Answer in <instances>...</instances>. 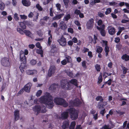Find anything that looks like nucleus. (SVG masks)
Wrapping results in <instances>:
<instances>
[{
  "label": "nucleus",
  "instance_id": "obj_1",
  "mask_svg": "<svg viewBox=\"0 0 129 129\" xmlns=\"http://www.w3.org/2000/svg\"><path fill=\"white\" fill-rule=\"evenodd\" d=\"M34 103L37 104L39 103H43L50 109L52 108L54 106L53 98L48 93H46L44 95L41 96L39 99H36Z\"/></svg>",
  "mask_w": 129,
  "mask_h": 129
},
{
  "label": "nucleus",
  "instance_id": "obj_2",
  "mask_svg": "<svg viewBox=\"0 0 129 129\" xmlns=\"http://www.w3.org/2000/svg\"><path fill=\"white\" fill-rule=\"evenodd\" d=\"M70 83L76 86H77V80L75 79H72L69 81L68 83L67 81L65 80H62L61 81V87L65 90H70L72 89L73 87V85H71Z\"/></svg>",
  "mask_w": 129,
  "mask_h": 129
},
{
  "label": "nucleus",
  "instance_id": "obj_3",
  "mask_svg": "<svg viewBox=\"0 0 129 129\" xmlns=\"http://www.w3.org/2000/svg\"><path fill=\"white\" fill-rule=\"evenodd\" d=\"M20 59L21 61H23V62L21 63L19 67V68L21 72L22 73L24 71L23 70L26 67V58L24 56L23 52L22 51L20 52Z\"/></svg>",
  "mask_w": 129,
  "mask_h": 129
},
{
  "label": "nucleus",
  "instance_id": "obj_4",
  "mask_svg": "<svg viewBox=\"0 0 129 129\" xmlns=\"http://www.w3.org/2000/svg\"><path fill=\"white\" fill-rule=\"evenodd\" d=\"M54 102L56 104L66 107L68 106V103L62 98L57 97L54 99Z\"/></svg>",
  "mask_w": 129,
  "mask_h": 129
},
{
  "label": "nucleus",
  "instance_id": "obj_5",
  "mask_svg": "<svg viewBox=\"0 0 129 129\" xmlns=\"http://www.w3.org/2000/svg\"><path fill=\"white\" fill-rule=\"evenodd\" d=\"M46 108L44 106H42L41 107L37 106L33 108V110L37 112H40L41 113H45L46 112Z\"/></svg>",
  "mask_w": 129,
  "mask_h": 129
},
{
  "label": "nucleus",
  "instance_id": "obj_6",
  "mask_svg": "<svg viewBox=\"0 0 129 129\" xmlns=\"http://www.w3.org/2000/svg\"><path fill=\"white\" fill-rule=\"evenodd\" d=\"M80 104V102L77 98H75L74 99L70 101L69 103V106H77Z\"/></svg>",
  "mask_w": 129,
  "mask_h": 129
},
{
  "label": "nucleus",
  "instance_id": "obj_7",
  "mask_svg": "<svg viewBox=\"0 0 129 129\" xmlns=\"http://www.w3.org/2000/svg\"><path fill=\"white\" fill-rule=\"evenodd\" d=\"M1 62L2 65L4 67H9L10 64L9 59L7 57L2 58L1 60Z\"/></svg>",
  "mask_w": 129,
  "mask_h": 129
},
{
  "label": "nucleus",
  "instance_id": "obj_8",
  "mask_svg": "<svg viewBox=\"0 0 129 129\" xmlns=\"http://www.w3.org/2000/svg\"><path fill=\"white\" fill-rule=\"evenodd\" d=\"M60 45L62 46H65L67 44L66 39L63 36H62L59 39L57 40Z\"/></svg>",
  "mask_w": 129,
  "mask_h": 129
},
{
  "label": "nucleus",
  "instance_id": "obj_9",
  "mask_svg": "<svg viewBox=\"0 0 129 129\" xmlns=\"http://www.w3.org/2000/svg\"><path fill=\"white\" fill-rule=\"evenodd\" d=\"M94 19L91 18L86 23V27L88 29H91L94 25Z\"/></svg>",
  "mask_w": 129,
  "mask_h": 129
},
{
  "label": "nucleus",
  "instance_id": "obj_10",
  "mask_svg": "<svg viewBox=\"0 0 129 129\" xmlns=\"http://www.w3.org/2000/svg\"><path fill=\"white\" fill-rule=\"evenodd\" d=\"M55 67L54 66H51L49 69L48 72V76L49 77H51L55 73Z\"/></svg>",
  "mask_w": 129,
  "mask_h": 129
},
{
  "label": "nucleus",
  "instance_id": "obj_11",
  "mask_svg": "<svg viewBox=\"0 0 129 129\" xmlns=\"http://www.w3.org/2000/svg\"><path fill=\"white\" fill-rule=\"evenodd\" d=\"M98 25L100 26V27L98 26H97L98 29L100 30V29H105V26L103 23L102 21L101 20H99L98 21Z\"/></svg>",
  "mask_w": 129,
  "mask_h": 129
},
{
  "label": "nucleus",
  "instance_id": "obj_12",
  "mask_svg": "<svg viewBox=\"0 0 129 129\" xmlns=\"http://www.w3.org/2000/svg\"><path fill=\"white\" fill-rule=\"evenodd\" d=\"M107 29L110 34L113 35L115 33V29L114 27L109 26L108 27Z\"/></svg>",
  "mask_w": 129,
  "mask_h": 129
},
{
  "label": "nucleus",
  "instance_id": "obj_13",
  "mask_svg": "<svg viewBox=\"0 0 129 129\" xmlns=\"http://www.w3.org/2000/svg\"><path fill=\"white\" fill-rule=\"evenodd\" d=\"M31 86V83H28L24 86L23 89L26 92H29L30 91V87Z\"/></svg>",
  "mask_w": 129,
  "mask_h": 129
},
{
  "label": "nucleus",
  "instance_id": "obj_14",
  "mask_svg": "<svg viewBox=\"0 0 129 129\" xmlns=\"http://www.w3.org/2000/svg\"><path fill=\"white\" fill-rule=\"evenodd\" d=\"M69 122L68 120L64 121L63 122V125L61 126L62 128L66 129L68 128L69 126Z\"/></svg>",
  "mask_w": 129,
  "mask_h": 129
},
{
  "label": "nucleus",
  "instance_id": "obj_15",
  "mask_svg": "<svg viewBox=\"0 0 129 129\" xmlns=\"http://www.w3.org/2000/svg\"><path fill=\"white\" fill-rule=\"evenodd\" d=\"M78 112L77 110L73 108H71L67 109L66 111L63 113H77Z\"/></svg>",
  "mask_w": 129,
  "mask_h": 129
},
{
  "label": "nucleus",
  "instance_id": "obj_16",
  "mask_svg": "<svg viewBox=\"0 0 129 129\" xmlns=\"http://www.w3.org/2000/svg\"><path fill=\"white\" fill-rule=\"evenodd\" d=\"M51 30H49L48 31V35L49 37L48 38V43L49 45H50L52 42V37L51 34Z\"/></svg>",
  "mask_w": 129,
  "mask_h": 129
},
{
  "label": "nucleus",
  "instance_id": "obj_17",
  "mask_svg": "<svg viewBox=\"0 0 129 129\" xmlns=\"http://www.w3.org/2000/svg\"><path fill=\"white\" fill-rule=\"evenodd\" d=\"M71 118L72 120H76L78 117V113H69Z\"/></svg>",
  "mask_w": 129,
  "mask_h": 129
},
{
  "label": "nucleus",
  "instance_id": "obj_18",
  "mask_svg": "<svg viewBox=\"0 0 129 129\" xmlns=\"http://www.w3.org/2000/svg\"><path fill=\"white\" fill-rule=\"evenodd\" d=\"M65 72L70 77L72 78L75 77V76L73 75V73L72 71H71L69 69L66 70L65 71Z\"/></svg>",
  "mask_w": 129,
  "mask_h": 129
},
{
  "label": "nucleus",
  "instance_id": "obj_19",
  "mask_svg": "<svg viewBox=\"0 0 129 129\" xmlns=\"http://www.w3.org/2000/svg\"><path fill=\"white\" fill-rule=\"evenodd\" d=\"M69 113H61V116H59L58 118L59 119H62L63 120L67 118L69 115Z\"/></svg>",
  "mask_w": 129,
  "mask_h": 129
},
{
  "label": "nucleus",
  "instance_id": "obj_20",
  "mask_svg": "<svg viewBox=\"0 0 129 129\" xmlns=\"http://www.w3.org/2000/svg\"><path fill=\"white\" fill-rule=\"evenodd\" d=\"M22 2L23 5L28 7L31 4L30 2L28 0H22Z\"/></svg>",
  "mask_w": 129,
  "mask_h": 129
},
{
  "label": "nucleus",
  "instance_id": "obj_21",
  "mask_svg": "<svg viewBox=\"0 0 129 129\" xmlns=\"http://www.w3.org/2000/svg\"><path fill=\"white\" fill-rule=\"evenodd\" d=\"M26 73L28 75H30L36 74L37 73V71L35 70H26Z\"/></svg>",
  "mask_w": 129,
  "mask_h": 129
},
{
  "label": "nucleus",
  "instance_id": "obj_22",
  "mask_svg": "<svg viewBox=\"0 0 129 129\" xmlns=\"http://www.w3.org/2000/svg\"><path fill=\"white\" fill-rule=\"evenodd\" d=\"M63 14H61L56 15L53 18V20H57L60 19L63 16Z\"/></svg>",
  "mask_w": 129,
  "mask_h": 129
},
{
  "label": "nucleus",
  "instance_id": "obj_23",
  "mask_svg": "<svg viewBox=\"0 0 129 129\" xmlns=\"http://www.w3.org/2000/svg\"><path fill=\"white\" fill-rule=\"evenodd\" d=\"M24 33H25L26 36L29 37H31L32 36H33L32 34L29 30H24Z\"/></svg>",
  "mask_w": 129,
  "mask_h": 129
},
{
  "label": "nucleus",
  "instance_id": "obj_24",
  "mask_svg": "<svg viewBox=\"0 0 129 129\" xmlns=\"http://www.w3.org/2000/svg\"><path fill=\"white\" fill-rule=\"evenodd\" d=\"M76 125V122L75 121L72 122L69 126V129H74Z\"/></svg>",
  "mask_w": 129,
  "mask_h": 129
},
{
  "label": "nucleus",
  "instance_id": "obj_25",
  "mask_svg": "<svg viewBox=\"0 0 129 129\" xmlns=\"http://www.w3.org/2000/svg\"><path fill=\"white\" fill-rule=\"evenodd\" d=\"M122 59L124 60L125 61H127L129 60V56L125 54L123 55L122 57Z\"/></svg>",
  "mask_w": 129,
  "mask_h": 129
},
{
  "label": "nucleus",
  "instance_id": "obj_26",
  "mask_svg": "<svg viewBox=\"0 0 129 129\" xmlns=\"http://www.w3.org/2000/svg\"><path fill=\"white\" fill-rule=\"evenodd\" d=\"M36 52L38 54H40L41 57H43V51L41 49H38L37 50Z\"/></svg>",
  "mask_w": 129,
  "mask_h": 129
},
{
  "label": "nucleus",
  "instance_id": "obj_27",
  "mask_svg": "<svg viewBox=\"0 0 129 129\" xmlns=\"http://www.w3.org/2000/svg\"><path fill=\"white\" fill-rule=\"evenodd\" d=\"M96 51L98 53H100L102 52L103 51V49L100 46H98L96 47Z\"/></svg>",
  "mask_w": 129,
  "mask_h": 129
},
{
  "label": "nucleus",
  "instance_id": "obj_28",
  "mask_svg": "<svg viewBox=\"0 0 129 129\" xmlns=\"http://www.w3.org/2000/svg\"><path fill=\"white\" fill-rule=\"evenodd\" d=\"M18 23L21 27L23 29H25V25L23 22H18Z\"/></svg>",
  "mask_w": 129,
  "mask_h": 129
},
{
  "label": "nucleus",
  "instance_id": "obj_29",
  "mask_svg": "<svg viewBox=\"0 0 129 129\" xmlns=\"http://www.w3.org/2000/svg\"><path fill=\"white\" fill-rule=\"evenodd\" d=\"M15 120L16 121L18 120L19 118V113H14Z\"/></svg>",
  "mask_w": 129,
  "mask_h": 129
},
{
  "label": "nucleus",
  "instance_id": "obj_30",
  "mask_svg": "<svg viewBox=\"0 0 129 129\" xmlns=\"http://www.w3.org/2000/svg\"><path fill=\"white\" fill-rule=\"evenodd\" d=\"M70 18V14H67L65 15L64 17V20L65 21H68Z\"/></svg>",
  "mask_w": 129,
  "mask_h": 129
},
{
  "label": "nucleus",
  "instance_id": "obj_31",
  "mask_svg": "<svg viewBox=\"0 0 129 129\" xmlns=\"http://www.w3.org/2000/svg\"><path fill=\"white\" fill-rule=\"evenodd\" d=\"M95 67L97 71H100L101 70L100 66L98 64H96L95 66Z\"/></svg>",
  "mask_w": 129,
  "mask_h": 129
},
{
  "label": "nucleus",
  "instance_id": "obj_32",
  "mask_svg": "<svg viewBox=\"0 0 129 129\" xmlns=\"http://www.w3.org/2000/svg\"><path fill=\"white\" fill-rule=\"evenodd\" d=\"M5 8L4 4L2 2H0V9L2 10H3Z\"/></svg>",
  "mask_w": 129,
  "mask_h": 129
},
{
  "label": "nucleus",
  "instance_id": "obj_33",
  "mask_svg": "<svg viewBox=\"0 0 129 129\" xmlns=\"http://www.w3.org/2000/svg\"><path fill=\"white\" fill-rule=\"evenodd\" d=\"M60 26V28L63 30L66 29L67 28V26L65 24H62Z\"/></svg>",
  "mask_w": 129,
  "mask_h": 129
},
{
  "label": "nucleus",
  "instance_id": "obj_34",
  "mask_svg": "<svg viewBox=\"0 0 129 129\" xmlns=\"http://www.w3.org/2000/svg\"><path fill=\"white\" fill-rule=\"evenodd\" d=\"M42 91L41 90H38L36 94V95L37 97L40 96L42 93Z\"/></svg>",
  "mask_w": 129,
  "mask_h": 129
},
{
  "label": "nucleus",
  "instance_id": "obj_35",
  "mask_svg": "<svg viewBox=\"0 0 129 129\" xmlns=\"http://www.w3.org/2000/svg\"><path fill=\"white\" fill-rule=\"evenodd\" d=\"M111 8H109L106 9V10L105 12V14L106 15L109 14L111 11Z\"/></svg>",
  "mask_w": 129,
  "mask_h": 129
},
{
  "label": "nucleus",
  "instance_id": "obj_36",
  "mask_svg": "<svg viewBox=\"0 0 129 129\" xmlns=\"http://www.w3.org/2000/svg\"><path fill=\"white\" fill-rule=\"evenodd\" d=\"M109 5L110 6H118V4L117 3L115 2H110Z\"/></svg>",
  "mask_w": 129,
  "mask_h": 129
},
{
  "label": "nucleus",
  "instance_id": "obj_37",
  "mask_svg": "<svg viewBox=\"0 0 129 129\" xmlns=\"http://www.w3.org/2000/svg\"><path fill=\"white\" fill-rule=\"evenodd\" d=\"M96 100L97 101H100V102H102L103 100L102 97L101 96H98L96 98Z\"/></svg>",
  "mask_w": 129,
  "mask_h": 129
},
{
  "label": "nucleus",
  "instance_id": "obj_38",
  "mask_svg": "<svg viewBox=\"0 0 129 129\" xmlns=\"http://www.w3.org/2000/svg\"><path fill=\"white\" fill-rule=\"evenodd\" d=\"M104 29H100V30H101V33L102 35L103 36H104L105 35V30H104Z\"/></svg>",
  "mask_w": 129,
  "mask_h": 129
},
{
  "label": "nucleus",
  "instance_id": "obj_39",
  "mask_svg": "<svg viewBox=\"0 0 129 129\" xmlns=\"http://www.w3.org/2000/svg\"><path fill=\"white\" fill-rule=\"evenodd\" d=\"M98 83H100L102 81V77L101 75H100L98 78Z\"/></svg>",
  "mask_w": 129,
  "mask_h": 129
},
{
  "label": "nucleus",
  "instance_id": "obj_40",
  "mask_svg": "<svg viewBox=\"0 0 129 129\" xmlns=\"http://www.w3.org/2000/svg\"><path fill=\"white\" fill-rule=\"evenodd\" d=\"M17 31L21 34H24V31H23V30L21 29L20 28H18L17 29Z\"/></svg>",
  "mask_w": 129,
  "mask_h": 129
},
{
  "label": "nucleus",
  "instance_id": "obj_41",
  "mask_svg": "<svg viewBox=\"0 0 129 129\" xmlns=\"http://www.w3.org/2000/svg\"><path fill=\"white\" fill-rule=\"evenodd\" d=\"M56 6L58 10L59 11L60 10L61 5L60 4L58 3L56 4Z\"/></svg>",
  "mask_w": 129,
  "mask_h": 129
},
{
  "label": "nucleus",
  "instance_id": "obj_42",
  "mask_svg": "<svg viewBox=\"0 0 129 129\" xmlns=\"http://www.w3.org/2000/svg\"><path fill=\"white\" fill-rule=\"evenodd\" d=\"M14 18L16 21H18L19 20V18L18 16V15L16 13L14 14Z\"/></svg>",
  "mask_w": 129,
  "mask_h": 129
},
{
  "label": "nucleus",
  "instance_id": "obj_43",
  "mask_svg": "<svg viewBox=\"0 0 129 129\" xmlns=\"http://www.w3.org/2000/svg\"><path fill=\"white\" fill-rule=\"evenodd\" d=\"M20 16L21 19H26L27 18V16L25 15H20Z\"/></svg>",
  "mask_w": 129,
  "mask_h": 129
},
{
  "label": "nucleus",
  "instance_id": "obj_44",
  "mask_svg": "<svg viewBox=\"0 0 129 129\" xmlns=\"http://www.w3.org/2000/svg\"><path fill=\"white\" fill-rule=\"evenodd\" d=\"M37 63L36 60H35L33 59L30 61V63L33 65H35Z\"/></svg>",
  "mask_w": 129,
  "mask_h": 129
},
{
  "label": "nucleus",
  "instance_id": "obj_45",
  "mask_svg": "<svg viewBox=\"0 0 129 129\" xmlns=\"http://www.w3.org/2000/svg\"><path fill=\"white\" fill-rule=\"evenodd\" d=\"M102 43L103 46H107V42L106 41L102 40Z\"/></svg>",
  "mask_w": 129,
  "mask_h": 129
},
{
  "label": "nucleus",
  "instance_id": "obj_46",
  "mask_svg": "<svg viewBox=\"0 0 129 129\" xmlns=\"http://www.w3.org/2000/svg\"><path fill=\"white\" fill-rule=\"evenodd\" d=\"M67 59V61L68 62H71L72 61V59L69 56H67L66 57Z\"/></svg>",
  "mask_w": 129,
  "mask_h": 129
},
{
  "label": "nucleus",
  "instance_id": "obj_47",
  "mask_svg": "<svg viewBox=\"0 0 129 129\" xmlns=\"http://www.w3.org/2000/svg\"><path fill=\"white\" fill-rule=\"evenodd\" d=\"M36 7L39 10L42 11V8L41 7L39 4H37L36 5Z\"/></svg>",
  "mask_w": 129,
  "mask_h": 129
},
{
  "label": "nucleus",
  "instance_id": "obj_48",
  "mask_svg": "<svg viewBox=\"0 0 129 129\" xmlns=\"http://www.w3.org/2000/svg\"><path fill=\"white\" fill-rule=\"evenodd\" d=\"M129 21V19H123L121 21L122 23H125Z\"/></svg>",
  "mask_w": 129,
  "mask_h": 129
},
{
  "label": "nucleus",
  "instance_id": "obj_49",
  "mask_svg": "<svg viewBox=\"0 0 129 129\" xmlns=\"http://www.w3.org/2000/svg\"><path fill=\"white\" fill-rule=\"evenodd\" d=\"M122 68L123 73L124 74H126V73L127 70V69L124 67H122Z\"/></svg>",
  "mask_w": 129,
  "mask_h": 129
},
{
  "label": "nucleus",
  "instance_id": "obj_50",
  "mask_svg": "<svg viewBox=\"0 0 129 129\" xmlns=\"http://www.w3.org/2000/svg\"><path fill=\"white\" fill-rule=\"evenodd\" d=\"M109 126L108 125H105L103 126L102 128L104 129H111V128L109 127Z\"/></svg>",
  "mask_w": 129,
  "mask_h": 129
},
{
  "label": "nucleus",
  "instance_id": "obj_51",
  "mask_svg": "<svg viewBox=\"0 0 129 129\" xmlns=\"http://www.w3.org/2000/svg\"><path fill=\"white\" fill-rule=\"evenodd\" d=\"M57 84H53L52 85H51L50 88V89H54L55 88H56V86H57Z\"/></svg>",
  "mask_w": 129,
  "mask_h": 129
},
{
  "label": "nucleus",
  "instance_id": "obj_52",
  "mask_svg": "<svg viewBox=\"0 0 129 129\" xmlns=\"http://www.w3.org/2000/svg\"><path fill=\"white\" fill-rule=\"evenodd\" d=\"M37 33L40 36H41L43 35V32L40 30H39L38 31H37Z\"/></svg>",
  "mask_w": 129,
  "mask_h": 129
},
{
  "label": "nucleus",
  "instance_id": "obj_53",
  "mask_svg": "<svg viewBox=\"0 0 129 129\" xmlns=\"http://www.w3.org/2000/svg\"><path fill=\"white\" fill-rule=\"evenodd\" d=\"M98 16L101 17L103 18L104 17V15L103 13L101 12H99L98 14Z\"/></svg>",
  "mask_w": 129,
  "mask_h": 129
},
{
  "label": "nucleus",
  "instance_id": "obj_54",
  "mask_svg": "<svg viewBox=\"0 0 129 129\" xmlns=\"http://www.w3.org/2000/svg\"><path fill=\"white\" fill-rule=\"evenodd\" d=\"M72 41L74 43H76L78 42V40L75 37H74L73 38Z\"/></svg>",
  "mask_w": 129,
  "mask_h": 129
},
{
  "label": "nucleus",
  "instance_id": "obj_55",
  "mask_svg": "<svg viewBox=\"0 0 129 129\" xmlns=\"http://www.w3.org/2000/svg\"><path fill=\"white\" fill-rule=\"evenodd\" d=\"M66 7L67 8L68 6V4L69 2V0H63Z\"/></svg>",
  "mask_w": 129,
  "mask_h": 129
},
{
  "label": "nucleus",
  "instance_id": "obj_56",
  "mask_svg": "<svg viewBox=\"0 0 129 129\" xmlns=\"http://www.w3.org/2000/svg\"><path fill=\"white\" fill-rule=\"evenodd\" d=\"M44 117H45V120H44L43 121V122H48V119L47 118V115L44 116H42L41 118H42L43 119H44Z\"/></svg>",
  "mask_w": 129,
  "mask_h": 129
},
{
  "label": "nucleus",
  "instance_id": "obj_57",
  "mask_svg": "<svg viewBox=\"0 0 129 129\" xmlns=\"http://www.w3.org/2000/svg\"><path fill=\"white\" fill-rule=\"evenodd\" d=\"M36 45L37 48L40 49H42V47L41 46L40 43L39 42L37 43L36 44Z\"/></svg>",
  "mask_w": 129,
  "mask_h": 129
},
{
  "label": "nucleus",
  "instance_id": "obj_58",
  "mask_svg": "<svg viewBox=\"0 0 129 129\" xmlns=\"http://www.w3.org/2000/svg\"><path fill=\"white\" fill-rule=\"evenodd\" d=\"M111 74H108L106 73H104L103 74V76L104 77L106 78L108 76L110 75Z\"/></svg>",
  "mask_w": 129,
  "mask_h": 129
},
{
  "label": "nucleus",
  "instance_id": "obj_59",
  "mask_svg": "<svg viewBox=\"0 0 129 129\" xmlns=\"http://www.w3.org/2000/svg\"><path fill=\"white\" fill-rule=\"evenodd\" d=\"M68 31L71 34H73L74 32L73 29L71 28H68Z\"/></svg>",
  "mask_w": 129,
  "mask_h": 129
},
{
  "label": "nucleus",
  "instance_id": "obj_60",
  "mask_svg": "<svg viewBox=\"0 0 129 129\" xmlns=\"http://www.w3.org/2000/svg\"><path fill=\"white\" fill-rule=\"evenodd\" d=\"M61 63L63 65H65L67 63V61L66 59H64L62 61Z\"/></svg>",
  "mask_w": 129,
  "mask_h": 129
},
{
  "label": "nucleus",
  "instance_id": "obj_61",
  "mask_svg": "<svg viewBox=\"0 0 129 129\" xmlns=\"http://www.w3.org/2000/svg\"><path fill=\"white\" fill-rule=\"evenodd\" d=\"M86 61H84L82 62V65L83 67L84 68H86Z\"/></svg>",
  "mask_w": 129,
  "mask_h": 129
},
{
  "label": "nucleus",
  "instance_id": "obj_62",
  "mask_svg": "<svg viewBox=\"0 0 129 129\" xmlns=\"http://www.w3.org/2000/svg\"><path fill=\"white\" fill-rule=\"evenodd\" d=\"M80 13V11L77 9L75 11V13L77 15H79Z\"/></svg>",
  "mask_w": 129,
  "mask_h": 129
},
{
  "label": "nucleus",
  "instance_id": "obj_63",
  "mask_svg": "<svg viewBox=\"0 0 129 129\" xmlns=\"http://www.w3.org/2000/svg\"><path fill=\"white\" fill-rule=\"evenodd\" d=\"M88 55L90 58H91L92 57V52L91 51H89L88 52Z\"/></svg>",
  "mask_w": 129,
  "mask_h": 129
},
{
  "label": "nucleus",
  "instance_id": "obj_64",
  "mask_svg": "<svg viewBox=\"0 0 129 129\" xmlns=\"http://www.w3.org/2000/svg\"><path fill=\"white\" fill-rule=\"evenodd\" d=\"M82 127L80 125H77L76 126L75 129H82Z\"/></svg>",
  "mask_w": 129,
  "mask_h": 129
}]
</instances>
